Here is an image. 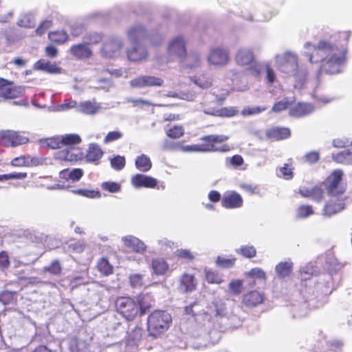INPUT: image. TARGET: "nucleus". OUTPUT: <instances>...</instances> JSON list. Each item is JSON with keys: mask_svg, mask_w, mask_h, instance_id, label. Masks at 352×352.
Instances as JSON below:
<instances>
[{"mask_svg": "<svg viewBox=\"0 0 352 352\" xmlns=\"http://www.w3.org/2000/svg\"><path fill=\"white\" fill-rule=\"evenodd\" d=\"M137 304H138L139 314L140 316L151 311L154 307L155 300L153 296L149 293L140 294L136 297Z\"/></svg>", "mask_w": 352, "mask_h": 352, "instance_id": "nucleus-13", "label": "nucleus"}, {"mask_svg": "<svg viewBox=\"0 0 352 352\" xmlns=\"http://www.w3.org/2000/svg\"><path fill=\"white\" fill-rule=\"evenodd\" d=\"M263 301L262 294L257 291H252L245 294L243 298V303L247 307H256L261 304Z\"/></svg>", "mask_w": 352, "mask_h": 352, "instance_id": "nucleus-24", "label": "nucleus"}, {"mask_svg": "<svg viewBox=\"0 0 352 352\" xmlns=\"http://www.w3.org/2000/svg\"><path fill=\"white\" fill-rule=\"evenodd\" d=\"M313 213L312 207L308 205H302L297 210V215L299 218H306Z\"/></svg>", "mask_w": 352, "mask_h": 352, "instance_id": "nucleus-53", "label": "nucleus"}, {"mask_svg": "<svg viewBox=\"0 0 352 352\" xmlns=\"http://www.w3.org/2000/svg\"><path fill=\"white\" fill-rule=\"evenodd\" d=\"M235 60L238 65H249L254 63V55L252 50L244 48L239 50Z\"/></svg>", "mask_w": 352, "mask_h": 352, "instance_id": "nucleus-23", "label": "nucleus"}, {"mask_svg": "<svg viewBox=\"0 0 352 352\" xmlns=\"http://www.w3.org/2000/svg\"><path fill=\"white\" fill-rule=\"evenodd\" d=\"M102 188L111 192H118L120 190L121 186L119 184L113 182H106L102 184Z\"/></svg>", "mask_w": 352, "mask_h": 352, "instance_id": "nucleus-57", "label": "nucleus"}, {"mask_svg": "<svg viewBox=\"0 0 352 352\" xmlns=\"http://www.w3.org/2000/svg\"><path fill=\"white\" fill-rule=\"evenodd\" d=\"M0 140L6 146H16L25 144L28 139L13 131H5L1 133Z\"/></svg>", "mask_w": 352, "mask_h": 352, "instance_id": "nucleus-11", "label": "nucleus"}, {"mask_svg": "<svg viewBox=\"0 0 352 352\" xmlns=\"http://www.w3.org/2000/svg\"><path fill=\"white\" fill-rule=\"evenodd\" d=\"M34 69L36 70L44 71L52 74H59L62 73V68L56 63H52L44 59H40L34 64Z\"/></svg>", "mask_w": 352, "mask_h": 352, "instance_id": "nucleus-21", "label": "nucleus"}, {"mask_svg": "<svg viewBox=\"0 0 352 352\" xmlns=\"http://www.w3.org/2000/svg\"><path fill=\"white\" fill-rule=\"evenodd\" d=\"M204 113L208 115L220 116V117H231L236 114L237 110L234 108H223L217 110L206 109Z\"/></svg>", "mask_w": 352, "mask_h": 352, "instance_id": "nucleus-35", "label": "nucleus"}, {"mask_svg": "<svg viewBox=\"0 0 352 352\" xmlns=\"http://www.w3.org/2000/svg\"><path fill=\"white\" fill-rule=\"evenodd\" d=\"M305 159L307 162L313 164L319 161L320 155L316 151H311L305 155Z\"/></svg>", "mask_w": 352, "mask_h": 352, "instance_id": "nucleus-64", "label": "nucleus"}, {"mask_svg": "<svg viewBox=\"0 0 352 352\" xmlns=\"http://www.w3.org/2000/svg\"><path fill=\"white\" fill-rule=\"evenodd\" d=\"M16 292L4 290L0 292V302L3 305H12L16 300Z\"/></svg>", "mask_w": 352, "mask_h": 352, "instance_id": "nucleus-41", "label": "nucleus"}, {"mask_svg": "<svg viewBox=\"0 0 352 352\" xmlns=\"http://www.w3.org/2000/svg\"><path fill=\"white\" fill-rule=\"evenodd\" d=\"M197 284V283L193 275L184 274L180 278L178 290L181 293L192 292L195 290Z\"/></svg>", "mask_w": 352, "mask_h": 352, "instance_id": "nucleus-20", "label": "nucleus"}, {"mask_svg": "<svg viewBox=\"0 0 352 352\" xmlns=\"http://www.w3.org/2000/svg\"><path fill=\"white\" fill-rule=\"evenodd\" d=\"M98 270L105 276H108L113 272V267L109 263L108 260L102 258L98 263Z\"/></svg>", "mask_w": 352, "mask_h": 352, "instance_id": "nucleus-48", "label": "nucleus"}, {"mask_svg": "<svg viewBox=\"0 0 352 352\" xmlns=\"http://www.w3.org/2000/svg\"><path fill=\"white\" fill-rule=\"evenodd\" d=\"M333 44L329 41H321L318 45L314 46L312 52L307 54L311 63L324 60L331 54Z\"/></svg>", "mask_w": 352, "mask_h": 352, "instance_id": "nucleus-8", "label": "nucleus"}, {"mask_svg": "<svg viewBox=\"0 0 352 352\" xmlns=\"http://www.w3.org/2000/svg\"><path fill=\"white\" fill-rule=\"evenodd\" d=\"M144 32L145 29L141 25L133 27L128 32V36L133 45V47L127 52V57L131 61H141L147 56L145 48L137 43Z\"/></svg>", "mask_w": 352, "mask_h": 352, "instance_id": "nucleus-4", "label": "nucleus"}, {"mask_svg": "<svg viewBox=\"0 0 352 352\" xmlns=\"http://www.w3.org/2000/svg\"><path fill=\"white\" fill-rule=\"evenodd\" d=\"M293 263L291 261L279 263L275 268L277 276L283 278L287 276L292 272Z\"/></svg>", "mask_w": 352, "mask_h": 352, "instance_id": "nucleus-33", "label": "nucleus"}, {"mask_svg": "<svg viewBox=\"0 0 352 352\" xmlns=\"http://www.w3.org/2000/svg\"><path fill=\"white\" fill-rule=\"evenodd\" d=\"M30 156H21L14 158L11 161V165L13 166H30Z\"/></svg>", "mask_w": 352, "mask_h": 352, "instance_id": "nucleus-61", "label": "nucleus"}, {"mask_svg": "<svg viewBox=\"0 0 352 352\" xmlns=\"http://www.w3.org/2000/svg\"><path fill=\"white\" fill-rule=\"evenodd\" d=\"M315 110V107L307 102H298L290 108L289 113L292 117L300 118L307 116Z\"/></svg>", "mask_w": 352, "mask_h": 352, "instance_id": "nucleus-19", "label": "nucleus"}, {"mask_svg": "<svg viewBox=\"0 0 352 352\" xmlns=\"http://www.w3.org/2000/svg\"><path fill=\"white\" fill-rule=\"evenodd\" d=\"M111 166L116 170H121L124 168L126 161L124 156L116 155L110 159Z\"/></svg>", "mask_w": 352, "mask_h": 352, "instance_id": "nucleus-49", "label": "nucleus"}, {"mask_svg": "<svg viewBox=\"0 0 352 352\" xmlns=\"http://www.w3.org/2000/svg\"><path fill=\"white\" fill-rule=\"evenodd\" d=\"M122 241L127 247L132 248L136 252L142 253L146 250L144 243L135 236H124L122 238Z\"/></svg>", "mask_w": 352, "mask_h": 352, "instance_id": "nucleus-25", "label": "nucleus"}, {"mask_svg": "<svg viewBox=\"0 0 352 352\" xmlns=\"http://www.w3.org/2000/svg\"><path fill=\"white\" fill-rule=\"evenodd\" d=\"M168 53L170 55H175L178 57H184L186 55L185 41L181 36L175 38L169 44L168 47Z\"/></svg>", "mask_w": 352, "mask_h": 352, "instance_id": "nucleus-17", "label": "nucleus"}, {"mask_svg": "<svg viewBox=\"0 0 352 352\" xmlns=\"http://www.w3.org/2000/svg\"><path fill=\"white\" fill-rule=\"evenodd\" d=\"M324 197V190L321 186H316L311 188V199L316 202H320Z\"/></svg>", "mask_w": 352, "mask_h": 352, "instance_id": "nucleus-52", "label": "nucleus"}, {"mask_svg": "<svg viewBox=\"0 0 352 352\" xmlns=\"http://www.w3.org/2000/svg\"><path fill=\"white\" fill-rule=\"evenodd\" d=\"M208 60L210 63L215 65H224L229 60L228 52L223 48H214L212 50L208 56Z\"/></svg>", "mask_w": 352, "mask_h": 352, "instance_id": "nucleus-16", "label": "nucleus"}, {"mask_svg": "<svg viewBox=\"0 0 352 352\" xmlns=\"http://www.w3.org/2000/svg\"><path fill=\"white\" fill-rule=\"evenodd\" d=\"M248 275L251 278H256L262 280H265L266 279L265 272L260 269V268H254L252 269L249 272Z\"/></svg>", "mask_w": 352, "mask_h": 352, "instance_id": "nucleus-62", "label": "nucleus"}, {"mask_svg": "<svg viewBox=\"0 0 352 352\" xmlns=\"http://www.w3.org/2000/svg\"><path fill=\"white\" fill-rule=\"evenodd\" d=\"M43 271L54 276H59L62 272V266L59 260L55 259L50 265L44 267Z\"/></svg>", "mask_w": 352, "mask_h": 352, "instance_id": "nucleus-42", "label": "nucleus"}, {"mask_svg": "<svg viewBox=\"0 0 352 352\" xmlns=\"http://www.w3.org/2000/svg\"><path fill=\"white\" fill-rule=\"evenodd\" d=\"M278 69L285 74L296 75L298 69L297 56L292 53H285L277 60Z\"/></svg>", "mask_w": 352, "mask_h": 352, "instance_id": "nucleus-9", "label": "nucleus"}, {"mask_svg": "<svg viewBox=\"0 0 352 352\" xmlns=\"http://www.w3.org/2000/svg\"><path fill=\"white\" fill-rule=\"evenodd\" d=\"M100 109L99 104L91 101L82 102L78 107V110L85 114H96L99 112Z\"/></svg>", "mask_w": 352, "mask_h": 352, "instance_id": "nucleus-31", "label": "nucleus"}, {"mask_svg": "<svg viewBox=\"0 0 352 352\" xmlns=\"http://www.w3.org/2000/svg\"><path fill=\"white\" fill-rule=\"evenodd\" d=\"M143 329L136 325L127 331L126 343L128 345H136L141 340Z\"/></svg>", "mask_w": 352, "mask_h": 352, "instance_id": "nucleus-29", "label": "nucleus"}, {"mask_svg": "<svg viewBox=\"0 0 352 352\" xmlns=\"http://www.w3.org/2000/svg\"><path fill=\"white\" fill-rule=\"evenodd\" d=\"M344 208L345 204L343 201L327 204L324 206L322 214L326 217H331V216L342 211Z\"/></svg>", "mask_w": 352, "mask_h": 352, "instance_id": "nucleus-28", "label": "nucleus"}, {"mask_svg": "<svg viewBox=\"0 0 352 352\" xmlns=\"http://www.w3.org/2000/svg\"><path fill=\"white\" fill-rule=\"evenodd\" d=\"M73 192L88 198H100L101 197L100 192L94 190L76 189L74 190Z\"/></svg>", "mask_w": 352, "mask_h": 352, "instance_id": "nucleus-50", "label": "nucleus"}, {"mask_svg": "<svg viewBox=\"0 0 352 352\" xmlns=\"http://www.w3.org/2000/svg\"><path fill=\"white\" fill-rule=\"evenodd\" d=\"M221 205L226 208H241L243 205V199L239 193L232 191L223 195Z\"/></svg>", "mask_w": 352, "mask_h": 352, "instance_id": "nucleus-18", "label": "nucleus"}, {"mask_svg": "<svg viewBox=\"0 0 352 352\" xmlns=\"http://www.w3.org/2000/svg\"><path fill=\"white\" fill-rule=\"evenodd\" d=\"M103 155V151L100 146L96 143H92L89 145L87 153L86 155V160L87 162H94L99 160Z\"/></svg>", "mask_w": 352, "mask_h": 352, "instance_id": "nucleus-30", "label": "nucleus"}, {"mask_svg": "<svg viewBox=\"0 0 352 352\" xmlns=\"http://www.w3.org/2000/svg\"><path fill=\"white\" fill-rule=\"evenodd\" d=\"M131 184L136 188H154L157 184L156 179L143 174H136L131 177Z\"/></svg>", "mask_w": 352, "mask_h": 352, "instance_id": "nucleus-15", "label": "nucleus"}, {"mask_svg": "<svg viewBox=\"0 0 352 352\" xmlns=\"http://www.w3.org/2000/svg\"><path fill=\"white\" fill-rule=\"evenodd\" d=\"M103 36L101 33L96 32H91L84 36L85 43L89 45H96L100 43L102 40Z\"/></svg>", "mask_w": 352, "mask_h": 352, "instance_id": "nucleus-43", "label": "nucleus"}, {"mask_svg": "<svg viewBox=\"0 0 352 352\" xmlns=\"http://www.w3.org/2000/svg\"><path fill=\"white\" fill-rule=\"evenodd\" d=\"M207 314L211 318H213L219 324H223V327H220L221 329H226L231 327L226 321L229 320L228 317V311L226 302L219 298H214L208 307Z\"/></svg>", "mask_w": 352, "mask_h": 352, "instance_id": "nucleus-6", "label": "nucleus"}, {"mask_svg": "<svg viewBox=\"0 0 352 352\" xmlns=\"http://www.w3.org/2000/svg\"><path fill=\"white\" fill-rule=\"evenodd\" d=\"M342 170H335L323 183L327 195L332 198L340 199L341 201L344 200L342 196L346 191V184L342 182Z\"/></svg>", "mask_w": 352, "mask_h": 352, "instance_id": "nucleus-5", "label": "nucleus"}, {"mask_svg": "<svg viewBox=\"0 0 352 352\" xmlns=\"http://www.w3.org/2000/svg\"><path fill=\"white\" fill-rule=\"evenodd\" d=\"M36 21L32 14H24L19 19L18 25L25 28H32L35 26Z\"/></svg>", "mask_w": 352, "mask_h": 352, "instance_id": "nucleus-38", "label": "nucleus"}, {"mask_svg": "<svg viewBox=\"0 0 352 352\" xmlns=\"http://www.w3.org/2000/svg\"><path fill=\"white\" fill-rule=\"evenodd\" d=\"M243 283L240 280H232L229 283V289L234 295H238L241 293Z\"/></svg>", "mask_w": 352, "mask_h": 352, "instance_id": "nucleus-56", "label": "nucleus"}, {"mask_svg": "<svg viewBox=\"0 0 352 352\" xmlns=\"http://www.w3.org/2000/svg\"><path fill=\"white\" fill-rule=\"evenodd\" d=\"M52 25V21L51 20H45L42 21L39 26L36 29V34L38 36L43 35L47 30H49Z\"/></svg>", "mask_w": 352, "mask_h": 352, "instance_id": "nucleus-55", "label": "nucleus"}, {"mask_svg": "<svg viewBox=\"0 0 352 352\" xmlns=\"http://www.w3.org/2000/svg\"><path fill=\"white\" fill-rule=\"evenodd\" d=\"M10 266V261L8 254L2 251L0 252V268L2 271H4Z\"/></svg>", "mask_w": 352, "mask_h": 352, "instance_id": "nucleus-63", "label": "nucleus"}, {"mask_svg": "<svg viewBox=\"0 0 352 352\" xmlns=\"http://www.w3.org/2000/svg\"><path fill=\"white\" fill-rule=\"evenodd\" d=\"M49 39L56 44H63L69 39V36L65 31H54L48 34Z\"/></svg>", "mask_w": 352, "mask_h": 352, "instance_id": "nucleus-34", "label": "nucleus"}, {"mask_svg": "<svg viewBox=\"0 0 352 352\" xmlns=\"http://www.w3.org/2000/svg\"><path fill=\"white\" fill-rule=\"evenodd\" d=\"M70 54L77 59L89 58L92 55L91 50L86 43L73 45L69 49Z\"/></svg>", "mask_w": 352, "mask_h": 352, "instance_id": "nucleus-22", "label": "nucleus"}, {"mask_svg": "<svg viewBox=\"0 0 352 352\" xmlns=\"http://www.w3.org/2000/svg\"><path fill=\"white\" fill-rule=\"evenodd\" d=\"M73 150L74 148H66L65 149L59 151L55 153V157L56 159L65 161L77 160L78 155L73 153Z\"/></svg>", "mask_w": 352, "mask_h": 352, "instance_id": "nucleus-36", "label": "nucleus"}, {"mask_svg": "<svg viewBox=\"0 0 352 352\" xmlns=\"http://www.w3.org/2000/svg\"><path fill=\"white\" fill-rule=\"evenodd\" d=\"M172 322L171 316L165 311L155 310L148 317L147 329L148 336L153 338H157L166 331Z\"/></svg>", "mask_w": 352, "mask_h": 352, "instance_id": "nucleus-2", "label": "nucleus"}, {"mask_svg": "<svg viewBox=\"0 0 352 352\" xmlns=\"http://www.w3.org/2000/svg\"><path fill=\"white\" fill-rule=\"evenodd\" d=\"M164 80L158 77L153 76H141L131 82V85L133 87H160L163 85Z\"/></svg>", "mask_w": 352, "mask_h": 352, "instance_id": "nucleus-14", "label": "nucleus"}, {"mask_svg": "<svg viewBox=\"0 0 352 352\" xmlns=\"http://www.w3.org/2000/svg\"><path fill=\"white\" fill-rule=\"evenodd\" d=\"M167 135L171 138H179L184 134L182 126H175L170 128L166 133Z\"/></svg>", "mask_w": 352, "mask_h": 352, "instance_id": "nucleus-58", "label": "nucleus"}, {"mask_svg": "<svg viewBox=\"0 0 352 352\" xmlns=\"http://www.w3.org/2000/svg\"><path fill=\"white\" fill-rule=\"evenodd\" d=\"M62 145H74L81 142L80 137L76 134H68L61 137Z\"/></svg>", "mask_w": 352, "mask_h": 352, "instance_id": "nucleus-51", "label": "nucleus"}, {"mask_svg": "<svg viewBox=\"0 0 352 352\" xmlns=\"http://www.w3.org/2000/svg\"><path fill=\"white\" fill-rule=\"evenodd\" d=\"M241 254L246 258H253L255 256L256 251L253 246H241L240 248Z\"/></svg>", "mask_w": 352, "mask_h": 352, "instance_id": "nucleus-60", "label": "nucleus"}, {"mask_svg": "<svg viewBox=\"0 0 352 352\" xmlns=\"http://www.w3.org/2000/svg\"><path fill=\"white\" fill-rule=\"evenodd\" d=\"M290 103H292V101H289L288 99L285 98L275 103L272 109V111L275 113H279L286 109Z\"/></svg>", "mask_w": 352, "mask_h": 352, "instance_id": "nucleus-54", "label": "nucleus"}, {"mask_svg": "<svg viewBox=\"0 0 352 352\" xmlns=\"http://www.w3.org/2000/svg\"><path fill=\"white\" fill-rule=\"evenodd\" d=\"M135 165L138 170L142 172H147L152 167L150 158L144 154H142L136 157Z\"/></svg>", "mask_w": 352, "mask_h": 352, "instance_id": "nucleus-32", "label": "nucleus"}, {"mask_svg": "<svg viewBox=\"0 0 352 352\" xmlns=\"http://www.w3.org/2000/svg\"><path fill=\"white\" fill-rule=\"evenodd\" d=\"M350 36V32H343L338 34V38L339 40H343L344 45H342L340 47L333 45V50L331 55L322 63V71L328 74H336L340 72L341 67L346 59V50L344 45L348 43Z\"/></svg>", "mask_w": 352, "mask_h": 352, "instance_id": "nucleus-1", "label": "nucleus"}, {"mask_svg": "<svg viewBox=\"0 0 352 352\" xmlns=\"http://www.w3.org/2000/svg\"><path fill=\"white\" fill-rule=\"evenodd\" d=\"M164 96H167L168 97H173V98H179L184 100H193L194 99V95L192 94H177L175 91H168L167 94H163Z\"/></svg>", "mask_w": 352, "mask_h": 352, "instance_id": "nucleus-59", "label": "nucleus"}, {"mask_svg": "<svg viewBox=\"0 0 352 352\" xmlns=\"http://www.w3.org/2000/svg\"><path fill=\"white\" fill-rule=\"evenodd\" d=\"M118 311L128 321L133 320L139 314L138 304L131 297L121 296L116 300Z\"/></svg>", "mask_w": 352, "mask_h": 352, "instance_id": "nucleus-7", "label": "nucleus"}, {"mask_svg": "<svg viewBox=\"0 0 352 352\" xmlns=\"http://www.w3.org/2000/svg\"><path fill=\"white\" fill-rule=\"evenodd\" d=\"M104 76L99 78L98 82L100 83H105L107 86L112 85V77H119L121 76V72L118 70H114L110 72L109 70L104 72Z\"/></svg>", "mask_w": 352, "mask_h": 352, "instance_id": "nucleus-44", "label": "nucleus"}, {"mask_svg": "<svg viewBox=\"0 0 352 352\" xmlns=\"http://www.w3.org/2000/svg\"><path fill=\"white\" fill-rule=\"evenodd\" d=\"M122 46V43L118 38H109L103 43L101 53L106 58H113L120 52Z\"/></svg>", "mask_w": 352, "mask_h": 352, "instance_id": "nucleus-12", "label": "nucleus"}, {"mask_svg": "<svg viewBox=\"0 0 352 352\" xmlns=\"http://www.w3.org/2000/svg\"><path fill=\"white\" fill-rule=\"evenodd\" d=\"M40 144L51 149L60 148L62 146L61 138L54 137L40 140Z\"/></svg>", "mask_w": 352, "mask_h": 352, "instance_id": "nucleus-37", "label": "nucleus"}, {"mask_svg": "<svg viewBox=\"0 0 352 352\" xmlns=\"http://www.w3.org/2000/svg\"><path fill=\"white\" fill-rule=\"evenodd\" d=\"M195 85L200 88H209L212 86V80L206 74H201L199 76H195L192 80Z\"/></svg>", "mask_w": 352, "mask_h": 352, "instance_id": "nucleus-45", "label": "nucleus"}, {"mask_svg": "<svg viewBox=\"0 0 352 352\" xmlns=\"http://www.w3.org/2000/svg\"><path fill=\"white\" fill-rule=\"evenodd\" d=\"M228 137L224 135H208L201 138L202 143L190 146V151L196 152H226L230 150L229 146L223 144L221 147L215 146L216 144L226 141Z\"/></svg>", "mask_w": 352, "mask_h": 352, "instance_id": "nucleus-3", "label": "nucleus"}, {"mask_svg": "<svg viewBox=\"0 0 352 352\" xmlns=\"http://www.w3.org/2000/svg\"><path fill=\"white\" fill-rule=\"evenodd\" d=\"M152 267L156 274L162 275L168 270V265L163 260L155 259L153 261Z\"/></svg>", "mask_w": 352, "mask_h": 352, "instance_id": "nucleus-46", "label": "nucleus"}, {"mask_svg": "<svg viewBox=\"0 0 352 352\" xmlns=\"http://www.w3.org/2000/svg\"><path fill=\"white\" fill-rule=\"evenodd\" d=\"M130 285L133 288H140L144 284V274H133L129 276Z\"/></svg>", "mask_w": 352, "mask_h": 352, "instance_id": "nucleus-47", "label": "nucleus"}, {"mask_svg": "<svg viewBox=\"0 0 352 352\" xmlns=\"http://www.w3.org/2000/svg\"><path fill=\"white\" fill-rule=\"evenodd\" d=\"M349 155H350L349 149H345L337 154H333L332 158L338 163L352 164V160L349 158Z\"/></svg>", "mask_w": 352, "mask_h": 352, "instance_id": "nucleus-40", "label": "nucleus"}, {"mask_svg": "<svg viewBox=\"0 0 352 352\" xmlns=\"http://www.w3.org/2000/svg\"><path fill=\"white\" fill-rule=\"evenodd\" d=\"M322 280L325 281L326 283V285H324V288L322 289L321 283H318L316 288L321 290L322 295L327 296L332 292L333 289L336 288V286L338 285L341 279V276L339 273L335 272L333 274H324L322 276Z\"/></svg>", "mask_w": 352, "mask_h": 352, "instance_id": "nucleus-10", "label": "nucleus"}, {"mask_svg": "<svg viewBox=\"0 0 352 352\" xmlns=\"http://www.w3.org/2000/svg\"><path fill=\"white\" fill-rule=\"evenodd\" d=\"M221 333L220 331L215 329H212L206 335V339L208 343L199 342V344H200V346H206L209 343L214 344L219 342V340L221 339Z\"/></svg>", "mask_w": 352, "mask_h": 352, "instance_id": "nucleus-39", "label": "nucleus"}, {"mask_svg": "<svg viewBox=\"0 0 352 352\" xmlns=\"http://www.w3.org/2000/svg\"><path fill=\"white\" fill-rule=\"evenodd\" d=\"M267 135L270 138L280 140L289 138L291 135V132L287 127H274L267 132Z\"/></svg>", "mask_w": 352, "mask_h": 352, "instance_id": "nucleus-27", "label": "nucleus"}, {"mask_svg": "<svg viewBox=\"0 0 352 352\" xmlns=\"http://www.w3.org/2000/svg\"><path fill=\"white\" fill-rule=\"evenodd\" d=\"M72 352H91L89 343L80 338H73L69 342Z\"/></svg>", "mask_w": 352, "mask_h": 352, "instance_id": "nucleus-26", "label": "nucleus"}]
</instances>
